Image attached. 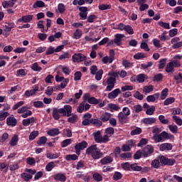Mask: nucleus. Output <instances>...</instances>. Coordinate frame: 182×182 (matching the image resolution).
<instances>
[{"label":"nucleus","mask_w":182,"mask_h":182,"mask_svg":"<svg viewBox=\"0 0 182 182\" xmlns=\"http://www.w3.org/2000/svg\"><path fill=\"white\" fill-rule=\"evenodd\" d=\"M168 95V88L164 89L161 92V100H164L166 97Z\"/></svg>","instance_id":"obj_49"},{"label":"nucleus","mask_w":182,"mask_h":182,"mask_svg":"<svg viewBox=\"0 0 182 182\" xmlns=\"http://www.w3.org/2000/svg\"><path fill=\"white\" fill-rule=\"evenodd\" d=\"M141 49H144L145 52H150V48H149V45L146 43L145 41H142L140 45Z\"/></svg>","instance_id":"obj_37"},{"label":"nucleus","mask_w":182,"mask_h":182,"mask_svg":"<svg viewBox=\"0 0 182 182\" xmlns=\"http://www.w3.org/2000/svg\"><path fill=\"white\" fill-rule=\"evenodd\" d=\"M96 80H102V76H103V70H100L98 72L95 73Z\"/></svg>","instance_id":"obj_62"},{"label":"nucleus","mask_w":182,"mask_h":182,"mask_svg":"<svg viewBox=\"0 0 182 182\" xmlns=\"http://www.w3.org/2000/svg\"><path fill=\"white\" fill-rule=\"evenodd\" d=\"M53 178L55 180V181H66V176H65L63 173H56L53 176Z\"/></svg>","instance_id":"obj_21"},{"label":"nucleus","mask_w":182,"mask_h":182,"mask_svg":"<svg viewBox=\"0 0 182 182\" xmlns=\"http://www.w3.org/2000/svg\"><path fill=\"white\" fill-rule=\"evenodd\" d=\"M159 120L162 124H168V119H166L164 115H159Z\"/></svg>","instance_id":"obj_57"},{"label":"nucleus","mask_w":182,"mask_h":182,"mask_svg":"<svg viewBox=\"0 0 182 182\" xmlns=\"http://www.w3.org/2000/svg\"><path fill=\"white\" fill-rule=\"evenodd\" d=\"M46 156L47 159H49L50 160H53L55 159H58V157H60V154L59 153L52 154V153L48 152Z\"/></svg>","instance_id":"obj_30"},{"label":"nucleus","mask_w":182,"mask_h":182,"mask_svg":"<svg viewBox=\"0 0 182 182\" xmlns=\"http://www.w3.org/2000/svg\"><path fill=\"white\" fill-rule=\"evenodd\" d=\"M47 134L51 137H55V136L60 134V131L58 128H54L47 131Z\"/></svg>","instance_id":"obj_23"},{"label":"nucleus","mask_w":182,"mask_h":182,"mask_svg":"<svg viewBox=\"0 0 182 182\" xmlns=\"http://www.w3.org/2000/svg\"><path fill=\"white\" fill-rule=\"evenodd\" d=\"M172 119L173 120V122H175L176 124H177V126H182V119L180 118L178 116L173 115L172 117Z\"/></svg>","instance_id":"obj_42"},{"label":"nucleus","mask_w":182,"mask_h":182,"mask_svg":"<svg viewBox=\"0 0 182 182\" xmlns=\"http://www.w3.org/2000/svg\"><path fill=\"white\" fill-rule=\"evenodd\" d=\"M88 146V144L86 141H82L80 143L75 144L74 149L75 150V153L77 156H80V151L82 150H85V149H87Z\"/></svg>","instance_id":"obj_7"},{"label":"nucleus","mask_w":182,"mask_h":182,"mask_svg":"<svg viewBox=\"0 0 182 182\" xmlns=\"http://www.w3.org/2000/svg\"><path fill=\"white\" fill-rule=\"evenodd\" d=\"M168 127L170 132H171V133H173L174 134H176V133L178 132V127H177V125L170 124L168 126Z\"/></svg>","instance_id":"obj_47"},{"label":"nucleus","mask_w":182,"mask_h":182,"mask_svg":"<svg viewBox=\"0 0 182 182\" xmlns=\"http://www.w3.org/2000/svg\"><path fill=\"white\" fill-rule=\"evenodd\" d=\"M92 178L95 181H102L103 180V177L99 173H95L92 175Z\"/></svg>","instance_id":"obj_53"},{"label":"nucleus","mask_w":182,"mask_h":182,"mask_svg":"<svg viewBox=\"0 0 182 182\" xmlns=\"http://www.w3.org/2000/svg\"><path fill=\"white\" fill-rule=\"evenodd\" d=\"M72 59L74 63H80V62L85 61L86 56L82 53H75L72 56Z\"/></svg>","instance_id":"obj_9"},{"label":"nucleus","mask_w":182,"mask_h":182,"mask_svg":"<svg viewBox=\"0 0 182 182\" xmlns=\"http://www.w3.org/2000/svg\"><path fill=\"white\" fill-rule=\"evenodd\" d=\"M125 32L128 33L129 35H133L134 33V30L131 26L127 25L124 29Z\"/></svg>","instance_id":"obj_60"},{"label":"nucleus","mask_w":182,"mask_h":182,"mask_svg":"<svg viewBox=\"0 0 182 182\" xmlns=\"http://www.w3.org/2000/svg\"><path fill=\"white\" fill-rule=\"evenodd\" d=\"M159 137H161V140L162 141L164 140H170L171 139H174V136H173V134H168L166 131H164L159 134Z\"/></svg>","instance_id":"obj_15"},{"label":"nucleus","mask_w":182,"mask_h":182,"mask_svg":"<svg viewBox=\"0 0 182 182\" xmlns=\"http://www.w3.org/2000/svg\"><path fill=\"white\" fill-rule=\"evenodd\" d=\"M105 134L102 136V132L100 131H97L92 134L94 136L95 141L96 143H107L109 141V138L114 134V128L108 127L105 129Z\"/></svg>","instance_id":"obj_1"},{"label":"nucleus","mask_w":182,"mask_h":182,"mask_svg":"<svg viewBox=\"0 0 182 182\" xmlns=\"http://www.w3.org/2000/svg\"><path fill=\"white\" fill-rule=\"evenodd\" d=\"M120 93H122V90L119 88H117L108 94V99H116Z\"/></svg>","instance_id":"obj_18"},{"label":"nucleus","mask_w":182,"mask_h":182,"mask_svg":"<svg viewBox=\"0 0 182 182\" xmlns=\"http://www.w3.org/2000/svg\"><path fill=\"white\" fill-rule=\"evenodd\" d=\"M151 166L152 168H160V167L161 166V164H160V160L159 159V157L151 161Z\"/></svg>","instance_id":"obj_28"},{"label":"nucleus","mask_w":182,"mask_h":182,"mask_svg":"<svg viewBox=\"0 0 182 182\" xmlns=\"http://www.w3.org/2000/svg\"><path fill=\"white\" fill-rule=\"evenodd\" d=\"M46 141H48V138H46V136H41L37 141V144L38 146H42V144H46Z\"/></svg>","instance_id":"obj_52"},{"label":"nucleus","mask_w":182,"mask_h":182,"mask_svg":"<svg viewBox=\"0 0 182 182\" xmlns=\"http://www.w3.org/2000/svg\"><path fill=\"white\" fill-rule=\"evenodd\" d=\"M37 119L36 117H31L25 119H23L22 124L24 126V127H28L29 124H34V123H36Z\"/></svg>","instance_id":"obj_13"},{"label":"nucleus","mask_w":182,"mask_h":182,"mask_svg":"<svg viewBox=\"0 0 182 182\" xmlns=\"http://www.w3.org/2000/svg\"><path fill=\"white\" fill-rule=\"evenodd\" d=\"M122 38H124V34H120L117 33L114 36V42L116 44L117 46H122Z\"/></svg>","instance_id":"obj_19"},{"label":"nucleus","mask_w":182,"mask_h":182,"mask_svg":"<svg viewBox=\"0 0 182 182\" xmlns=\"http://www.w3.org/2000/svg\"><path fill=\"white\" fill-rule=\"evenodd\" d=\"M122 65L125 68H133V63H130V61L127 60H123Z\"/></svg>","instance_id":"obj_64"},{"label":"nucleus","mask_w":182,"mask_h":182,"mask_svg":"<svg viewBox=\"0 0 182 182\" xmlns=\"http://www.w3.org/2000/svg\"><path fill=\"white\" fill-rule=\"evenodd\" d=\"M18 141H19V138L18 137V135H14V136L11 138V139L9 144H10V145L12 146H16V144H18Z\"/></svg>","instance_id":"obj_36"},{"label":"nucleus","mask_w":182,"mask_h":182,"mask_svg":"<svg viewBox=\"0 0 182 182\" xmlns=\"http://www.w3.org/2000/svg\"><path fill=\"white\" fill-rule=\"evenodd\" d=\"M55 168V162L51 161L49 162L46 166V171H52Z\"/></svg>","instance_id":"obj_48"},{"label":"nucleus","mask_w":182,"mask_h":182,"mask_svg":"<svg viewBox=\"0 0 182 182\" xmlns=\"http://www.w3.org/2000/svg\"><path fill=\"white\" fill-rule=\"evenodd\" d=\"M21 177L24 181L28 182L29 180H32L33 176L31 174L28 173V172H24L21 174Z\"/></svg>","instance_id":"obj_29"},{"label":"nucleus","mask_w":182,"mask_h":182,"mask_svg":"<svg viewBox=\"0 0 182 182\" xmlns=\"http://www.w3.org/2000/svg\"><path fill=\"white\" fill-rule=\"evenodd\" d=\"M85 153L87 156H91L93 160H99L103 157V152L97 147V144L91 145L87 148Z\"/></svg>","instance_id":"obj_4"},{"label":"nucleus","mask_w":182,"mask_h":182,"mask_svg":"<svg viewBox=\"0 0 182 182\" xmlns=\"http://www.w3.org/2000/svg\"><path fill=\"white\" fill-rule=\"evenodd\" d=\"M31 68L34 72H41L42 70V67L39 66L38 63H34L31 65Z\"/></svg>","instance_id":"obj_32"},{"label":"nucleus","mask_w":182,"mask_h":182,"mask_svg":"<svg viewBox=\"0 0 182 182\" xmlns=\"http://www.w3.org/2000/svg\"><path fill=\"white\" fill-rule=\"evenodd\" d=\"M45 7V2L43 1H37L33 5V8L36 9L37 8H43Z\"/></svg>","instance_id":"obj_40"},{"label":"nucleus","mask_w":182,"mask_h":182,"mask_svg":"<svg viewBox=\"0 0 182 182\" xmlns=\"http://www.w3.org/2000/svg\"><path fill=\"white\" fill-rule=\"evenodd\" d=\"M6 124L10 127H15L18 124V119L14 115H11L6 118Z\"/></svg>","instance_id":"obj_11"},{"label":"nucleus","mask_w":182,"mask_h":182,"mask_svg":"<svg viewBox=\"0 0 182 182\" xmlns=\"http://www.w3.org/2000/svg\"><path fill=\"white\" fill-rule=\"evenodd\" d=\"M98 8L100 11H106V9H112V5L102 4L99 5Z\"/></svg>","instance_id":"obj_46"},{"label":"nucleus","mask_w":182,"mask_h":182,"mask_svg":"<svg viewBox=\"0 0 182 182\" xmlns=\"http://www.w3.org/2000/svg\"><path fill=\"white\" fill-rule=\"evenodd\" d=\"M142 122L144 124H154V123H156V122H157V119H156L155 117H149V118H144L142 119Z\"/></svg>","instance_id":"obj_25"},{"label":"nucleus","mask_w":182,"mask_h":182,"mask_svg":"<svg viewBox=\"0 0 182 182\" xmlns=\"http://www.w3.org/2000/svg\"><path fill=\"white\" fill-rule=\"evenodd\" d=\"M77 120H79V117L76 114H73L71 117L68 118V123H71L72 124L77 123Z\"/></svg>","instance_id":"obj_31"},{"label":"nucleus","mask_w":182,"mask_h":182,"mask_svg":"<svg viewBox=\"0 0 182 182\" xmlns=\"http://www.w3.org/2000/svg\"><path fill=\"white\" fill-rule=\"evenodd\" d=\"M118 120L121 124H126L129 122V117L122 114V112H119L118 114Z\"/></svg>","instance_id":"obj_14"},{"label":"nucleus","mask_w":182,"mask_h":182,"mask_svg":"<svg viewBox=\"0 0 182 182\" xmlns=\"http://www.w3.org/2000/svg\"><path fill=\"white\" fill-rule=\"evenodd\" d=\"M154 152V147L151 145H146L142 151V156L144 157H149V156H151Z\"/></svg>","instance_id":"obj_8"},{"label":"nucleus","mask_w":182,"mask_h":182,"mask_svg":"<svg viewBox=\"0 0 182 182\" xmlns=\"http://www.w3.org/2000/svg\"><path fill=\"white\" fill-rule=\"evenodd\" d=\"M82 126H90V124H93L96 126V127H100L103 125V122L102 120L98 119L92 118V114L87 112L82 116Z\"/></svg>","instance_id":"obj_3"},{"label":"nucleus","mask_w":182,"mask_h":182,"mask_svg":"<svg viewBox=\"0 0 182 182\" xmlns=\"http://www.w3.org/2000/svg\"><path fill=\"white\" fill-rule=\"evenodd\" d=\"M100 102H102V100H100V99L97 100L95 97H91L88 100V103H90V105H99V103H100Z\"/></svg>","instance_id":"obj_33"},{"label":"nucleus","mask_w":182,"mask_h":182,"mask_svg":"<svg viewBox=\"0 0 182 182\" xmlns=\"http://www.w3.org/2000/svg\"><path fill=\"white\" fill-rule=\"evenodd\" d=\"M70 117L72 116V106L65 105L63 108H53V117L54 120H59L60 117Z\"/></svg>","instance_id":"obj_2"},{"label":"nucleus","mask_w":182,"mask_h":182,"mask_svg":"<svg viewBox=\"0 0 182 182\" xmlns=\"http://www.w3.org/2000/svg\"><path fill=\"white\" fill-rule=\"evenodd\" d=\"M100 162L103 166L105 164H110V163H113V157L110 156H105L101 159Z\"/></svg>","instance_id":"obj_26"},{"label":"nucleus","mask_w":182,"mask_h":182,"mask_svg":"<svg viewBox=\"0 0 182 182\" xmlns=\"http://www.w3.org/2000/svg\"><path fill=\"white\" fill-rule=\"evenodd\" d=\"M141 128L136 127L135 129L132 130L131 136H137V134H141Z\"/></svg>","instance_id":"obj_44"},{"label":"nucleus","mask_w":182,"mask_h":182,"mask_svg":"<svg viewBox=\"0 0 182 182\" xmlns=\"http://www.w3.org/2000/svg\"><path fill=\"white\" fill-rule=\"evenodd\" d=\"M149 77L146 74L141 73L137 75V82L138 83H144V81L147 80Z\"/></svg>","instance_id":"obj_27"},{"label":"nucleus","mask_w":182,"mask_h":182,"mask_svg":"<svg viewBox=\"0 0 182 182\" xmlns=\"http://www.w3.org/2000/svg\"><path fill=\"white\" fill-rule=\"evenodd\" d=\"M38 92H39V87L35 85L34 89L26 90L24 95L26 97H31V96H35Z\"/></svg>","instance_id":"obj_17"},{"label":"nucleus","mask_w":182,"mask_h":182,"mask_svg":"<svg viewBox=\"0 0 182 182\" xmlns=\"http://www.w3.org/2000/svg\"><path fill=\"white\" fill-rule=\"evenodd\" d=\"M26 164H28V166H35V164H36V160L34 159V158L28 157L26 159Z\"/></svg>","instance_id":"obj_54"},{"label":"nucleus","mask_w":182,"mask_h":182,"mask_svg":"<svg viewBox=\"0 0 182 182\" xmlns=\"http://www.w3.org/2000/svg\"><path fill=\"white\" fill-rule=\"evenodd\" d=\"M82 30L77 29L73 33V39H80L82 38Z\"/></svg>","instance_id":"obj_38"},{"label":"nucleus","mask_w":182,"mask_h":182,"mask_svg":"<svg viewBox=\"0 0 182 182\" xmlns=\"http://www.w3.org/2000/svg\"><path fill=\"white\" fill-rule=\"evenodd\" d=\"M119 157L121 160H127L129 159H132V153L130 152H127V153H123L119 155Z\"/></svg>","instance_id":"obj_35"},{"label":"nucleus","mask_w":182,"mask_h":182,"mask_svg":"<svg viewBox=\"0 0 182 182\" xmlns=\"http://www.w3.org/2000/svg\"><path fill=\"white\" fill-rule=\"evenodd\" d=\"M144 58H146V54L144 53H138L134 55V58L136 59L137 60L144 59Z\"/></svg>","instance_id":"obj_61"},{"label":"nucleus","mask_w":182,"mask_h":182,"mask_svg":"<svg viewBox=\"0 0 182 182\" xmlns=\"http://www.w3.org/2000/svg\"><path fill=\"white\" fill-rule=\"evenodd\" d=\"M122 167L125 171H132V164L129 162H126L122 164Z\"/></svg>","instance_id":"obj_43"},{"label":"nucleus","mask_w":182,"mask_h":182,"mask_svg":"<svg viewBox=\"0 0 182 182\" xmlns=\"http://www.w3.org/2000/svg\"><path fill=\"white\" fill-rule=\"evenodd\" d=\"M171 43L173 44L172 49H179V48H182V41H180V38L178 37L173 38L171 41Z\"/></svg>","instance_id":"obj_10"},{"label":"nucleus","mask_w":182,"mask_h":182,"mask_svg":"<svg viewBox=\"0 0 182 182\" xmlns=\"http://www.w3.org/2000/svg\"><path fill=\"white\" fill-rule=\"evenodd\" d=\"M173 149V145L170 143L162 144L159 146L160 151H168Z\"/></svg>","instance_id":"obj_20"},{"label":"nucleus","mask_w":182,"mask_h":182,"mask_svg":"<svg viewBox=\"0 0 182 182\" xmlns=\"http://www.w3.org/2000/svg\"><path fill=\"white\" fill-rule=\"evenodd\" d=\"M111 117L112 115L110 114V113L105 112L101 115L100 120H101V122L103 123H106V122H109V120H110Z\"/></svg>","instance_id":"obj_24"},{"label":"nucleus","mask_w":182,"mask_h":182,"mask_svg":"<svg viewBox=\"0 0 182 182\" xmlns=\"http://www.w3.org/2000/svg\"><path fill=\"white\" fill-rule=\"evenodd\" d=\"M33 19V15H26L23 16L21 18H18L17 20V22L22 23L24 22V23H29Z\"/></svg>","instance_id":"obj_16"},{"label":"nucleus","mask_w":182,"mask_h":182,"mask_svg":"<svg viewBox=\"0 0 182 182\" xmlns=\"http://www.w3.org/2000/svg\"><path fill=\"white\" fill-rule=\"evenodd\" d=\"M103 86H107L105 92H112L114 89V85H116V78L108 77L106 81L102 82Z\"/></svg>","instance_id":"obj_5"},{"label":"nucleus","mask_w":182,"mask_h":182,"mask_svg":"<svg viewBox=\"0 0 182 182\" xmlns=\"http://www.w3.org/2000/svg\"><path fill=\"white\" fill-rule=\"evenodd\" d=\"M67 161H72V160H77L76 154H69L65 156Z\"/></svg>","instance_id":"obj_63"},{"label":"nucleus","mask_w":182,"mask_h":182,"mask_svg":"<svg viewBox=\"0 0 182 182\" xmlns=\"http://www.w3.org/2000/svg\"><path fill=\"white\" fill-rule=\"evenodd\" d=\"M70 144H72V139H68L61 142V147H68V146H69Z\"/></svg>","instance_id":"obj_56"},{"label":"nucleus","mask_w":182,"mask_h":182,"mask_svg":"<svg viewBox=\"0 0 182 182\" xmlns=\"http://www.w3.org/2000/svg\"><path fill=\"white\" fill-rule=\"evenodd\" d=\"M134 146V142L133 140L127 141V144H124L122 146L121 150L122 151H130L132 150V147Z\"/></svg>","instance_id":"obj_12"},{"label":"nucleus","mask_w":182,"mask_h":182,"mask_svg":"<svg viewBox=\"0 0 182 182\" xmlns=\"http://www.w3.org/2000/svg\"><path fill=\"white\" fill-rule=\"evenodd\" d=\"M123 177V174L119 171H115L114 174L113 176V178L115 181H117L119 180H121V178Z\"/></svg>","instance_id":"obj_55"},{"label":"nucleus","mask_w":182,"mask_h":182,"mask_svg":"<svg viewBox=\"0 0 182 182\" xmlns=\"http://www.w3.org/2000/svg\"><path fill=\"white\" fill-rule=\"evenodd\" d=\"M17 113L18 114H21V117H23V119H26L27 117H29V116H32V111L29 110V107H28V106H23L19 108L17 110Z\"/></svg>","instance_id":"obj_6"},{"label":"nucleus","mask_w":182,"mask_h":182,"mask_svg":"<svg viewBox=\"0 0 182 182\" xmlns=\"http://www.w3.org/2000/svg\"><path fill=\"white\" fill-rule=\"evenodd\" d=\"M166 72H167V73H173V72H174V67L173 66V63H171V61H170L166 67Z\"/></svg>","instance_id":"obj_34"},{"label":"nucleus","mask_w":182,"mask_h":182,"mask_svg":"<svg viewBox=\"0 0 182 182\" xmlns=\"http://www.w3.org/2000/svg\"><path fill=\"white\" fill-rule=\"evenodd\" d=\"M1 5L4 9H8V8H14L15 3L11 1H4L1 2Z\"/></svg>","instance_id":"obj_22"},{"label":"nucleus","mask_w":182,"mask_h":182,"mask_svg":"<svg viewBox=\"0 0 182 182\" xmlns=\"http://www.w3.org/2000/svg\"><path fill=\"white\" fill-rule=\"evenodd\" d=\"M9 116V112H4V110L0 111V122L5 120Z\"/></svg>","instance_id":"obj_45"},{"label":"nucleus","mask_w":182,"mask_h":182,"mask_svg":"<svg viewBox=\"0 0 182 182\" xmlns=\"http://www.w3.org/2000/svg\"><path fill=\"white\" fill-rule=\"evenodd\" d=\"M166 63H167V58H162L159 60V69H164L166 66Z\"/></svg>","instance_id":"obj_51"},{"label":"nucleus","mask_w":182,"mask_h":182,"mask_svg":"<svg viewBox=\"0 0 182 182\" xmlns=\"http://www.w3.org/2000/svg\"><path fill=\"white\" fill-rule=\"evenodd\" d=\"M158 159L161 164H162L163 166H166L167 163V159H168L167 157L164 156H159Z\"/></svg>","instance_id":"obj_58"},{"label":"nucleus","mask_w":182,"mask_h":182,"mask_svg":"<svg viewBox=\"0 0 182 182\" xmlns=\"http://www.w3.org/2000/svg\"><path fill=\"white\" fill-rule=\"evenodd\" d=\"M158 25H159V26H161V28H164V29H170V23H164L161 21H159L158 22Z\"/></svg>","instance_id":"obj_59"},{"label":"nucleus","mask_w":182,"mask_h":182,"mask_svg":"<svg viewBox=\"0 0 182 182\" xmlns=\"http://www.w3.org/2000/svg\"><path fill=\"white\" fill-rule=\"evenodd\" d=\"M174 102H176V98L168 97L164 102V106H168V105H171L172 103H174Z\"/></svg>","instance_id":"obj_50"},{"label":"nucleus","mask_w":182,"mask_h":182,"mask_svg":"<svg viewBox=\"0 0 182 182\" xmlns=\"http://www.w3.org/2000/svg\"><path fill=\"white\" fill-rule=\"evenodd\" d=\"M142 169L143 168L136 163L131 164V170H132V171H141Z\"/></svg>","instance_id":"obj_39"},{"label":"nucleus","mask_w":182,"mask_h":182,"mask_svg":"<svg viewBox=\"0 0 182 182\" xmlns=\"http://www.w3.org/2000/svg\"><path fill=\"white\" fill-rule=\"evenodd\" d=\"M154 90V86L151 85L149 86H144L143 87L144 93H150V92H153Z\"/></svg>","instance_id":"obj_41"}]
</instances>
